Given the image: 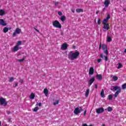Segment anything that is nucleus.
<instances>
[{
    "mask_svg": "<svg viewBox=\"0 0 126 126\" xmlns=\"http://www.w3.org/2000/svg\"><path fill=\"white\" fill-rule=\"evenodd\" d=\"M111 90L112 91H116L114 94V97H117L119 95V94L122 92V89H121L120 87L118 86H111L110 88Z\"/></svg>",
    "mask_w": 126,
    "mask_h": 126,
    "instance_id": "3",
    "label": "nucleus"
},
{
    "mask_svg": "<svg viewBox=\"0 0 126 126\" xmlns=\"http://www.w3.org/2000/svg\"><path fill=\"white\" fill-rule=\"evenodd\" d=\"M112 41V37L109 35L107 36L106 42H111Z\"/></svg>",
    "mask_w": 126,
    "mask_h": 126,
    "instance_id": "19",
    "label": "nucleus"
},
{
    "mask_svg": "<svg viewBox=\"0 0 126 126\" xmlns=\"http://www.w3.org/2000/svg\"><path fill=\"white\" fill-rule=\"evenodd\" d=\"M3 32H4V33H7V32H8V28L7 27H4L3 30Z\"/></svg>",
    "mask_w": 126,
    "mask_h": 126,
    "instance_id": "26",
    "label": "nucleus"
},
{
    "mask_svg": "<svg viewBox=\"0 0 126 126\" xmlns=\"http://www.w3.org/2000/svg\"><path fill=\"white\" fill-rule=\"evenodd\" d=\"M109 19H110V15H107V17L103 20L102 23H107V21L109 20Z\"/></svg>",
    "mask_w": 126,
    "mask_h": 126,
    "instance_id": "18",
    "label": "nucleus"
},
{
    "mask_svg": "<svg viewBox=\"0 0 126 126\" xmlns=\"http://www.w3.org/2000/svg\"><path fill=\"white\" fill-rule=\"evenodd\" d=\"M17 86H18V84H17V83L13 85V87H14V88L16 87Z\"/></svg>",
    "mask_w": 126,
    "mask_h": 126,
    "instance_id": "40",
    "label": "nucleus"
},
{
    "mask_svg": "<svg viewBox=\"0 0 126 126\" xmlns=\"http://www.w3.org/2000/svg\"><path fill=\"white\" fill-rule=\"evenodd\" d=\"M38 110H39V108L38 107H35L33 109V112H37V111H38Z\"/></svg>",
    "mask_w": 126,
    "mask_h": 126,
    "instance_id": "35",
    "label": "nucleus"
},
{
    "mask_svg": "<svg viewBox=\"0 0 126 126\" xmlns=\"http://www.w3.org/2000/svg\"><path fill=\"white\" fill-rule=\"evenodd\" d=\"M85 115H86V110L84 112V116H85Z\"/></svg>",
    "mask_w": 126,
    "mask_h": 126,
    "instance_id": "46",
    "label": "nucleus"
},
{
    "mask_svg": "<svg viewBox=\"0 0 126 126\" xmlns=\"http://www.w3.org/2000/svg\"><path fill=\"white\" fill-rule=\"evenodd\" d=\"M103 3L104 4L105 7H109V5H110L111 3V0H105Z\"/></svg>",
    "mask_w": 126,
    "mask_h": 126,
    "instance_id": "9",
    "label": "nucleus"
},
{
    "mask_svg": "<svg viewBox=\"0 0 126 126\" xmlns=\"http://www.w3.org/2000/svg\"><path fill=\"white\" fill-rule=\"evenodd\" d=\"M79 52L78 51H70L68 54V58L70 61H74L76 59H77L79 57Z\"/></svg>",
    "mask_w": 126,
    "mask_h": 126,
    "instance_id": "1",
    "label": "nucleus"
},
{
    "mask_svg": "<svg viewBox=\"0 0 126 126\" xmlns=\"http://www.w3.org/2000/svg\"><path fill=\"white\" fill-rule=\"evenodd\" d=\"M58 4H59V2H55V5H58Z\"/></svg>",
    "mask_w": 126,
    "mask_h": 126,
    "instance_id": "47",
    "label": "nucleus"
},
{
    "mask_svg": "<svg viewBox=\"0 0 126 126\" xmlns=\"http://www.w3.org/2000/svg\"><path fill=\"white\" fill-rule=\"evenodd\" d=\"M24 60H25V58H23L22 59H18L17 61L19 63H23Z\"/></svg>",
    "mask_w": 126,
    "mask_h": 126,
    "instance_id": "28",
    "label": "nucleus"
},
{
    "mask_svg": "<svg viewBox=\"0 0 126 126\" xmlns=\"http://www.w3.org/2000/svg\"><path fill=\"white\" fill-rule=\"evenodd\" d=\"M107 111L108 112H112L113 111V109L112 108V107L109 106L107 108Z\"/></svg>",
    "mask_w": 126,
    "mask_h": 126,
    "instance_id": "31",
    "label": "nucleus"
},
{
    "mask_svg": "<svg viewBox=\"0 0 126 126\" xmlns=\"http://www.w3.org/2000/svg\"><path fill=\"white\" fill-rule=\"evenodd\" d=\"M105 8L103 9V10H104Z\"/></svg>",
    "mask_w": 126,
    "mask_h": 126,
    "instance_id": "55",
    "label": "nucleus"
},
{
    "mask_svg": "<svg viewBox=\"0 0 126 126\" xmlns=\"http://www.w3.org/2000/svg\"><path fill=\"white\" fill-rule=\"evenodd\" d=\"M112 79L114 81H117V80H118V77L116 76H114L112 77Z\"/></svg>",
    "mask_w": 126,
    "mask_h": 126,
    "instance_id": "29",
    "label": "nucleus"
},
{
    "mask_svg": "<svg viewBox=\"0 0 126 126\" xmlns=\"http://www.w3.org/2000/svg\"><path fill=\"white\" fill-rule=\"evenodd\" d=\"M97 87H98V86H97V85H95V88L97 89Z\"/></svg>",
    "mask_w": 126,
    "mask_h": 126,
    "instance_id": "51",
    "label": "nucleus"
},
{
    "mask_svg": "<svg viewBox=\"0 0 126 126\" xmlns=\"http://www.w3.org/2000/svg\"><path fill=\"white\" fill-rule=\"evenodd\" d=\"M101 126H105V124H102V125H101Z\"/></svg>",
    "mask_w": 126,
    "mask_h": 126,
    "instance_id": "53",
    "label": "nucleus"
},
{
    "mask_svg": "<svg viewBox=\"0 0 126 126\" xmlns=\"http://www.w3.org/2000/svg\"><path fill=\"white\" fill-rule=\"evenodd\" d=\"M5 11H4V10L3 9H0V16H3V15H4V14H5Z\"/></svg>",
    "mask_w": 126,
    "mask_h": 126,
    "instance_id": "16",
    "label": "nucleus"
},
{
    "mask_svg": "<svg viewBox=\"0 0 126 126\" xmlns=\"http://www.w3.org/2000/svg\"><path fill=\"white\" fill-rule=\"evenodd\" d=\"M102 62V59H97V63H101Z\"/></svg>",
    "mask_w": 126,
    "mask_h": 126,
    "instance_id": "41",
    "label": "nucleus"
},
{
    "mask_svg": "<svg viewBox=\"0 0 126 126\" xmlns=\"http://www.w3.org/2000/svg\"><path fill=\"white\" fill-rule=\"evenodd\" d=\"M108 98L109 99V100H112V98H113V95L112 94H109L108 96Z\"/></svg>",
    "mask_w": 126,
    "mask_h": 126,
    "instance_id": "33",
    "label": "nucleus"
},
{
    "mask_svg": "<svg viewBox=\"0 0 126 126\" xmlns=\"http://www.w3.org/2000/svg\"><path fill=\"white\" fill-rule=\"evenodd\" d=\"M83 126H92V125H90L88 126L86 124H83Z\"/></svg>",
    "mask_w": 126,
    "mask_h": 126,
    "instance_id": "39",
    "label": "nucleus"
},
{
    "mask_svg": "<svg viewBox=\"0 0 126 126\" xmlns=\"http://www.w3.org/2000/svg\"><path fill=\"white\" fill-rule=\"evenodd\" d=\"M59 100H57L53 103V104L54 105V106H56V105H58V104H59Z\"/></svg>",
    "mask_w": 126,
    "mask_h": 126,
    "instance_id": "36",
    "label": "nucleus"
},
{
    "mask_svg": "<svg viewBox=\"0 0 126 126\" xmlns=\"http://www.w3.org/2000/svg\"><path fill=\"white\" fill-rule=\"evenodd\" d=\"M103 24V29H105V30H109L110 29V26L109 25V24L105 23H102Z\"/></svg>",
    "mask_w": 126,
    "mask_h": 126,
    "instance_id": "10",
    "label": "nucleus"
},
{
    "mask_svg": "<svg viewBox=\"0 0 126 126\" xmlns=\"http://www.w3.org/2000/svg\"><path fill=\"white\" fill-rule=\"evenodd\" d=\"M122 66H123V65L121 63H118V66L117 67L118 69H120V68H122Z\"/></svg>",
    "mask_w": 126,
    "mask_h": 126,
    "instance_id": "30",
    "label": "nucleus"
},
{
    "mask_svg": "<svg viewBox=\"0 0 126 126\" xmlns=\"http://www.w3.org/2000/svg\"><path fill=\"white\" fill-rule=\"evenodd\" d=\"M0 105H1V106H5L6 105H7V102H6L5 99L3 98V97L0 98Z\"/></svg>",
    "mask_w": 126,
    "mask_h": 126,
    "instance_id": "6",
    "label": "nucleus"
},
{
    "mask_svg": "<svg viewBox=\"0 0 126 126\" xmlns=\"http://www.w3.org/2000/svg\"><path fill=\"white\" fill-rule=\"evenodd\" d=\"M0 126H1V122L0 121Z\"/></svg>",
    "mask_w": 126,
    "mask_h": 126,
    "instance_id": "52",
    "label": "nucleus"
},
{
    "mask_svg": "<svg viewBox=\"0 0 126 126\" xmlns=\"http://www.w3.org/2000/svg\"><path fill=\"white\" fill-rule=\"evenodd\" d=\"M72 49H73L74 50L75 49H76V46H72Z\"/></svg>",
    "mask_w": 126,
    "mask_h": 126,
    "instance_id": "44",
    "label": "nucleus"
},
{
    "mask_svg": "<svg viewBox=\"0 0 126 126\" xmlns=\"http://www.w3.org/2000/svg\"><path fill=\"white\" fill-rule=\"evenodd\" d=\"M101 44H100L99 45V49H101Z\"/></svg>",
    "mask_w": 126,
    "mask_h": 126,
    "instance_id": "50",
    "label": "nucleus"
},
{
    "mask_svg": "<svg viewBox=\"0 0 126 126\" xmlns=\"http://www.w3.org/2000/svg\"><path fill=\"white\" fill-rule=\"evenodd\" d=\"M11 30V28H9V30Z\"/></svg>",
    "mask_w": 126,
    "mask_h": 126,
    "instance_id": "54",
    "label": "nucleus"
},
{
    "mask_svg": "<svg viewBox=\"0 0 126 126\" xmlns=\"http://www.w3.org/2000/svg\"><path fill=\"white\" fill-rule=\"evenodd\" d=\"M58 15H60V16H62L63 13L61 11L58 12Z\"/></svg>",
    "mask_w": 126,
    "mask_h": 126,
    "instance_id": "38",
    "label": "nucleus"
},
{
    "mask_svg": "<svg viewBox=\"0 0 126 126\" xmlns=\"http://www.w3.org/2000/svg\"><path fill=\"white\" fill-rule=\"evenodd\" d=\"M94 74V68L91 67L90 68L89 74L90 75H93Z\"/></svg>",
    "mask_w": 126,
    "mask_h": 126,
    "instance_id": "13",
    "label": "nucleus"
},
{
    "mask_svg": "<svg viewBox=\"0 0 126 126\" xmlns=\"http://www.w3.org/2000/svg\"><path fill=\"white\" fill-rule=\"evenodd\" d=\"M98 13H99V11L96 12V14H98Z\"/></svg>",
    "mask_w": 126,
    "mask_h": 126,
    "instance_id": "48",
    "label": "nucleus"
},
{
    "mask_svg": "<svg viewBox=\"0 0 126 126\" xmlns=\"http://www.w3.org/2000/svg\"><path fill=\"white\" fill-rule=\"evenodd\" d=\"M19 50V47L15 45L13 48V52H17Z\"/></svg>",
    "mask_w": 126,
    "mask_h": 126,
    "instance_id": "17",
    "label": "nucleus"
},
{
    "mask_svg": "<svg viewBox=\"0 0 126 126\" xmlns=\"http://www.w3.org/2000/svg\"><path fill=\"white\" fill-rule=\"evenodd\" d=\"M94 81H95V78L94 77L92 78L89 81H88L90 86L92 85V83H93Z\"/></svg>",
    "mask_w": 126,
    "mask_h": 126,
    "instance_id": "14",
    "label": "nucleus"
},
{
    "mask_svg": "<svg viewBox=\"0 0 126 126\" xmlns=\"http://www.w3.org/2000/svg\"><path fill=\"white\" fill-rule=\"evenodd\" d=\"M43 93L45 94V96H48V94H49V90L45 88L43 90Z\"/></svg>",
    "mask_w": 126,
    "mask_h": 126,
    "instance_id": "15",
    "label": "nucleus"
},
{
    "mask_svg": "<svg viewBox=\"0 0 126 126\" xmlns=\"http://www.w3.org/2000/svg\"><path fill=\"white\" fill-rule=\"evenodd\" d=\"M30 99H31L32 100H33V99H34V98H35V94L32 93L30 96Z\"/></svg>",
    "mask_w": 126,
    "mask_h": 126,
    "instance_id": "25",
    "label": "nucleus"
},
{
    "mask_svg": "<svg viewBox=\"0 0 126 126\" xmlns=\"http://www.w3.org/2000/svg\"><path fill=\"white\" fill-rule=\"evenodd\" d=\"M76 11L78 13H79L80 12H83V10L82 9L77 8V9H76Z\"/></svg>",
    "mask_w": 126,
    "mask_h": 126,
    "instance_id": "24",
    "label": "nucleus"
},
{
    "mask_svg": "<svg viewBox=\"0 0 126 126\" xmlns=\"http://www.w3.org/2000/svg\"><path fill=\"white\" fill-rule=\"evenodd\" d=\"M0 25L1 26H6L7 24L2 19H0Z\"/></svg>",
    "mask_w": 126,
    "mask_h": 126,
    "instance_id": "11",
    "label": "nucleus"
},
{
    "mask_svg": "<svg viewBox=\"0 0 126 126\" xmlns=\"http://www.w3.org/2000/svg\"><path fill=\"white\" fill-rule=\"evenodd\" d=\"M100 96L102 98H105V94H104V90H102L100 93Z\"/></svg>",
    "mask_w": 126,
    "mask_h": 126,
    "instance_id": "23",
    "label": "nucleus"
},
{
    "mask_svg": "<svg viewBox=\"0 0 126 126\" xmlns=\"http://www.w3.org/2000/svg\"><path fill=\"white\" fill-rule=\"evenodd\" d=\"M20 33H21V29L19 28H17L15 30V32L13 33V37H15L16 35L19 34Z\"/></svg>",
    "mask_w": 126,
    "mask_h": 126,
    "instance_id": "7",
    "label": "nucleus"
},
{
    "mask_svg": "<svg viewBox=\"0 0 126 126\" xmlns=\"http://www.w3.org/2000/svg\"><path fill=\"white\" fill-rule=\"evenodd\" d=\"M102 50L104 51V53L105 54V55H106V56H104L103 54H100V57L103 59V60H105V62H107V61H108V55H109L108 50L107 49V45L103 44Z\"/></svg>",
    "mask_w": 126,
    "mask_h": 126,
    "instance_id": "2",
    "label": "nucleus"
},
{
    "mask_svg": "<svg viewBox=\"0 0 126 126\" xmlns=\"http://www.w3.org/2000/svg\"><path fill=\"white\" fill-rule=\"evenodd\" d=\"M13 80H14V78H13V77H12L9 78V82H12V81H13Z\"/></svg>",
    "mask_w": 126,
    "mask_h": 126,
    "instance_id": "34",
    "label": "nucleus"
},
{
    "mask_svg": "<svg viewBox=\"0 0 126 126\" xmlns=\"http://www.w3.org/2000/svg\"><path fill=\"white\" fill-rule=\"evenodd\" d=\"M90 90L89 89H87L86 90V92L85 93V96L86 97H88V95H89V92H90Z\"/></svg>",
    "mask_w": 126,
    "mask_h": 126,
    "instance_id": "22",
    "label": "nucleus"
},
{
    "mask_svg": "<svg viewBox=\"0 0 126 126\" xmlns=\"http://www.w3.org/2000/svg\"><path fill=\"white\" fill-rule=\"evenodd\" d=\"M38 106L39 107H41V106H42V103H38Z\"/></svg>",
    "mask_w": 126,
    "mask_h": 126,
    "instance_id": "45",
    "label": "nucleus"
},
{
    "mask_svg": "<svg viewBox=\"0 0 126 126\" xmlns=\"http://www.w3.org/2000/svg\"><path fill=\"white\" fill-rule=\"evenodd\" d=\"M71 11H72V12H73V13H74L75 10H74V9H71Z\"/></svg>",
    "mask_w": 126,
    "mask_h": 126,
    "instance_id": "42",
    "label": "nucleus"
},
{
    "mask_svg": "<svg viewBox=\"0 0 126 126\" xmlns=\"http://www.w3.org/2000/svg\"><path fill=\"white\" fill-rule=\"evenodd\" d=\"M122 89H126V83H125L123 85H122Z\"/></svg>",
    "mask_w": 126,
    "mask_h": 126,
    "instance_id": "32",
    "label": "nucleus"
},
{
    "mask_svg": "<svg viewBox=\"0 0 126 126\" xmlns=\"http://www.w3.org/2000/svg\"><path fill=\"white\" fill-rule=\"evenodd\" d=\"M52 24L55 28H59V29H61L62 28V25L58 20L54 21Z\"/></svg>",
    "mask_w": 126,
    "mask_h": 126,
    "instance_id": "4",
    "label": "nucleus"
},
{
    "mask_svg": "<svg viewBox=\"0 0 126 126\" xmlns=\"http://www.w3.org/2000/svg\"><path fill=\"white\" fill-rule=\"evenodd\" d=\"M124 53H126V48L125 49V51H124Z\"/></svg>",
    "mask_w": 126,
    "mask_h": 126,
    "instance_id": "49",
    "label": "nucleus"
},
{
    "mask_svg": "<svg viewBox=\"0 0 126 126\" xmlns=\"http://www.w3.org/2000/svg\"><path fill=\"white\" fill-rule=\"evenodd\" d=\"M96 78L98 80H102V75L101 74H97Z\"/></svg>",
    "mask_w": 126,
    "mask_h": 126,
    "instance_id": "20",
    "label": "nucleus"
},
{
    "mask_svg": "<svg viewBox=\"0 0 126 126\" xmlns=\"http://www.w3.org/2000/svg\"><path fill=\"white\" fill-rule=\"evenodd\" d=\"M22 44V41H18V42L17 43L16 46H17L18 47H19V46H20V45H21Z\"/></svg>",
    "mask_w": 126,
    "mask_h": 126,
    "instance_id": "27",
    "label": "nucleus"
},
{
    "mask_svg": "<svg viewBox=\"0 0 126 126\" xmlns=\"http://www.w3.org/2000/svg\"><path fill=\"white\" fill-rule=\"evenodd\" d=\"M68 47V45L66 43H64L61 45V49L62 51H65V50L67 49Z\"/></svg>",
    "mask_w": 126,
    "mask_h": 126,
    "instance_id": "8",
    "label": "nucleus"
},
{
    "mask_svg": "<svg viewBox=\"0 0 126 126\" xmlns=\"http://www.w3.org/2000/svg\"><path fill=\"white\" fill-rule=\"evenodd\" d=\"M66 19V18H65V16L64 15H63V16H62L60 18V20H61V21H62V22H63Z\"/></svg>",
    "mask_w": 126,
    "mask_h": 126,
    "instance_id": "21",
    "label": "nucleus"
},
{
    "mask_svg": "<svg viewBox=\"0 0 126 126\" xmlns=\"http://www.w3.org/2000/svg\"><path fill=\"white\" fill-rule=\"evenodd\" d=\"M34 30H35V31L37 32L38 33H39L40 32L39 31V30H38L37 29H36V28H34Z\"/></svg>",
    "mask_w": 126,
    "mask_h": 126,
    "instance_id": "43",
    "label": "nucleus"
},
{
    "mask_svg": "<svg viewBox=\"0 0 126 126\" xmlns=\"http://www.w3.org/2000/svg\"><path fill=\"white\" fill-rule=\"evenodd\" d=\"M96 112L97 114H101V113H103V112H104V108L102 107L97 108L96 109Z\"/></svg>",
    "mask_w": 126,
    "mask_h": 126,
    "instance_id": "12",
    "label": "nucleus"
},
{
    "mask_svg": "<svg viewBox=\"0 0 126 126\" xmlns=\"http://www.w3.org/2000/svg\"><path fill=\"white\" fill-rule=\"evenodd\" d=\"M82 111H83V110H82V107H77L74 110V114L75 115H78V114L81 113Z\"/></svg>",
    "mask_w": 126,
    "mask_h": 126,
    "instance_id": "5",
    "label": "nucleus"
},
{
    "mask_svg": "<svg viewBox=\"0 0 126 126\" xmlns=\"http://www.w3.org/2000/svg\"><path fill=\"white\" fill-rule=\"evenodd\" d=\"M100 23H101V19H100V18H99L97 20V24L98 25H100Z\"/></svg>",
    "mask_w": 126,
    "mask_h": 126,
    "instance_id": "37",
    "label": "nucleus"
}]
</instances>
